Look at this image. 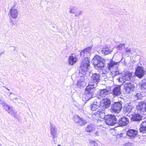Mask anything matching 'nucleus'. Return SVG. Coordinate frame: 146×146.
<instances>
[{
    "instance_id": "obj_23",
    "label": "nucleus",
    "mask_w": 146,
    "mask_h": 146,
    "mask_svg": "<svg viewBox=\"0 0 146 146\" xmlns=\"http://www.w3.org/2000/svg\"><path fill=\"white\" fill-rule=\"evenodd\" d=\"M111 50L108 46H106L102 48V53L105 55H107L111 53Z\"/></svg>"
},
{
    "instance_id": "obj_33",
    "label": "nucleus",
    "mask_w": 146,
    "mask_h": 146,
    "mask_svg": "<svg viewBox=\"0 0 146 146\" xmlns=\"http://www.w3.org/2000/svg\"><path fill=\"white\" fill-rule=\"evenodd\" d=\"M131 50L130 49H127L125 50V52L127 53H130L131 52Z\"/></svg>"
},
{
    "instance_id": "obj_1",
    "label": "nucleus",
    "mask_w": 146,
    "mask_h": 146,
    "mask_svg": "<svg viewBox=\"0 0 146 146\" xmlns=\"http://www.w3.org/2000/svg\"><path fill=\"white\" fill-rule=\"evenodd\" d=\"M92 46H89L82 50L80 53L81 57H84L82 61L80 68L83 72L87 71V68L90 66L89 58L88 56L91 54Z\"/></svg>"
},
{
    "instance_id": "obj_14",
    "label": "nucleus",
    "mask_w": 146,
    "mask_h": 146,
    "mask_svg": "<svg viewBox=\"0 0 146 146\" xmlns=\"http://www.w3.org/2000/svg\"><path fill=\"white\" fill-rule=\"evenodd\" d=\"M138 131L133 129H129L127 132L126 135L131 139H133L135 137L137 134Z\"/></svg>"
},
{
    "instance_id": "obj_8",
    "label": "nucleus",
    "mask_w": 146,
    "mask_h": 146,
    "mask_svg": "<svg viewBox=\"0 0 146 146\" xmlns=\"http://www.w3.org/2000/svg\"><path fill=\"white\" fill-rule=\"evenodd\" d=\"M100 80V75L97 73H95L92 74L91 77L90 81L89 83L90 86H94L95 84H97Z\"/></svg>"
},
{
    "instance_id": "obj_26",
    "label": "nucleus",
    "mask_w": 146,
    "mask_h": 146,
    "mask_svg": "<svg viewBox=\"0 0 146 146\" xmlns=\"http://www.w3.org/2000/svg\"><path fill=\"white\" fill-rule=\"evenodd\" d=\"M101 95H106L108 94L109 91L106 89L101 90L100 92Z\"/></svg>"
},
{
    "instance_id": "obj_3",
    "label": "nucleus",
    "mask_w": 146,
    "mask_h": 146,
    "mask_svg": "<svg viewBox=\"0 0 146 146\" xmlns=\"http://www.w3.org/2000/svg\"><path fill=\"white\" fill-rule=\"evenodd\" d=\"M106 124L109 126H113L117 121L116 116L112 114H107L106 115L104 119Z\"/></svg>"
},
{
    "instance_id": "obj_12",
    "label": "nucleus",
    "mask_w": 146,
    "mask_h": 146,
    "mask_svg": "<svg viewBox=\"0 0 146 146\" xmlns=\"http://www.w3.org/2000/svg\"><path fill=\"white\" fill-rule=\"evenodd\" d=\"M136 110L141 113L146 112V102L144 101L139 102L136 107Z\"/></svg>"
},
{
    "instance_id": "obj_10",
    "label": "nucleus",
    "mask_w": 146,
    "mask_h": 146,
    "mask_svg": "<svg viewBox=\"0 0 146 146\" xmlns=\"http://www.w3.org/2000/svg\"><path fill=\"white\" fill-rule=\"evenodd\" d=\"M145 74V71L143 67L140 66H137L135 72V74L136 76L141 78L144 76Z\"/></svg>"
},
{
    "instance_id": "obj_6",
    "label": "nucleus",
    "mask_w": 146,
    "mask_h": 146,
    "mask_svg": "<svg viewBox=\"0 0 146 146\" xmlns=\"http://www.w3.org/2000/svg\"><path fill=\"white\" fill-rule=\"evenodd\" d=\"M122 108V104L119 102H114L110 109L111 112L114 113H118Z\"/></svg>"
},
{
    "instance_id": "obj_34",
    "label": "nucleus",
    "mask_w": 146,
    "mask_h": 146,
    "mask_svg": "<svg viewBox=\"0 0 146 146\" xmlns=\"http://www.w3.org/2000/svg\"><path fill=\"white\" fill-rule=\"evenodd\" d=\"M127 108H126L125 109L126 111H129V112H130V110L129 111L128 110H126V109H127Z\"/></svg>"
},
{
    "instance_id": "obj_18",
    "label": "nucleus",
    "mask_w": 146,
    "mask_h": 146,
    "mask_svg": "<svg viewBox=\"0 0 146 146\" xmlns=\"http://www.w3.org/2000/svg\"><path fill=\"white\" fill-rule=\"evenodd\" d=\"M139 131L143 133H146V121H143L141 123Z\"/></svg>"
},
{
    "instance_id": "obj_16",
    "label": "nucleus",
    "mask_w": 146,
    "mask_h": 146,
    "mask_svg": "<svg viewBox=\"0 0 146 146\" xmlns=\"http://www.w3.org/2000/svg\"><path fill=\"white\" fill-rule=\"evenodd\" d=\"M128 122V119L127 118L123 117L119 119L118 123L120 126H123L127 125Z\"/></svg>"
},
{
    "instance_id": "obj_9",
    "label": "nucleus",
    "mask_w": 146,
    "mask_h": 146,
    "mask_svg": "<svg viewBox=\"0 0 146 146\" xmlns=\"http://www.w3.org/2000/svg\"><path fill=\"white\" fill-rule=\"evenodd\" d=\"M73 120L75 123L78 126H84L87 123L86 120L77 115L73 117Z\"/></svg>"
},
{
    "instance_id": "obj_2",
    "label": "nucleus",
    "mask_w": 146,
    "mask_h": 146,
    "mask_svg": "<svg viewBox=\"0 0 146 146\" xmlns=\"http://www.w3.org/2000/svg\"><path fill=\"white\" fill-rule=\"evenodd\" d=\"M104 59L101 56L96 55L92 60V63L95 67L102 69L104 66Z\"/></svg>"
},
{
    "instance_id": "obj_24",
    "label": "nucleus",
    "mask_w": 146,
    "mask_h": 146,
    "mask_svg": "<svg viewBox=\"0 0 146 146\" xmlns=\"http://www.w3.org/2000/svg\"><path fill=\"white\" fill-rule=\"evenodd\" d=\"M117 63L113 61H111L108 64V68L109 70H110L113 67L116 65Z\"/></svg>"
},
{
    "instance_id": "obj_28",
    "label": "nucleus",
    "mask_w": 146,
    "mask_h": 146,
    "mask_svg": "<svg viewBox=\"0 0 146 146\" xmlns=\"http://www.w3.org/2000/svg\"><path fill=\"white\" fill-rule=\"evenodd\" d=\"M50 131L51 134L53 136H54L56 133V128L54 127H51L50 128Z\"/></svg>"
},
{
    "instance_id": "obj_35",
    "label": "nucleus",
    "mask_w": 146,
    "mask_h": 146,
    "mask_svg": "<svg viewBox=\"0 0 146 146\" xmlns=\"http://www.w3.org/2000/svg\"><path fill=\"white\" fill-rule=\"evenodd\" d=\"M58 146H61L60 145H58Z\"/></svg>"
},
{
    "instance_id": "obj_17",
    "label": "nucleus",
    "mask_w": 146,
    "mask_h": 146,
    "mask_svg": "<svg viewBox=\"0 0 146 146\" xmlns=\"http://www.w3.org/2000/svg\"><path fill=\"white\" fill-rule=\"evenodd\" d=\"M112 92L113 94L115 96L120 95L121 94L120 86L118 85L114 87L112 90Z\"/></svg>"
},
{
    "instance_id": "obj_20",
    "label": "nucleus",
    "mask_w": 146,
    "mask_h": 146,
    "mask_svg": "<svg viewBox=\"0 0 146 146\" xmlns=\"http://www.w3.org/2000/svg\"><path fill=\"white\" fill-rule=\"evenodd\" d=\"M4 109L7 112L11 114H13L14 113L13 110L11 107H10L9 106L5 104L3 106Z\"/></svg>"
},
{
    "instance_id": "obj_30",
    "label": "nucleus",
    "mask_w": 146,
    "mask_h": 146,
    "mask_svg": "<svg viewBox=\"0 0 146 146\" xmlns=\"http://www.w3.org/2000/svg\"><path fill=\"white\" fill-rule=\"evenodd\" d=\"M125 46V44H120L118 45L116 48L118 50H121L123 47Z\"/></svg>"
},
{
    "instance_id": "obj_15",
    "label": "nucleus",
    "mask_w": 146,
    "mask_h": 146,
    "mask_svg": "<svg viewBox=\"0 0 146 146\" xmlns=\"http://www.w3.org/2000/svg\"><path fill=\"white\" fill-rule=\"evenodd\" d=\"M15 5H14L12 7L9 12V14L12 18L13 19L16 18L18 15V11L17 9H14Z\"/></svg>"
},
{
    "instance_id": "obj_19",
    "label": "nucleus",
    "mask_w": 146,
    "mask_h": 146,
    "mask_svg": "<svg viewBox=\"0 0 146 146\" xmlns=\"http://www.w3.org/2000/svg\"><path fill=\"white\" fill-rule=\"evenodd\" d=\"M73 54H72L69 56L68 61L69 64L71 65H72L74 64L77 61V58L75 57H74Z\"/></svg>"
},
{
    "instance_id": "obj_13",
    "label": "nucleus",
    "mask_w": 146,
    "mask_h": 146,
    "mask_svg": "<svg viewBox=\"0 0 146 146\" xmlns=\"http://www.w3.org/2000/svg\"><path fill=\"white\" fill-rule=\"evenodd\" d=\"M132 72H129L128 71L124 72L123 75L122 77L123 81L125 82L130 80L132 77Z\"/></svg>"
},
{
    "instance_id": "obj_27",
    "label": "nucleus",
    "mask_w": 146,
    "mask_h": 146,
    "mask_svg": "<svg viewBox=\"0 0 146 146\" xmlns=\"http://www.w3.org/2000/svg\"><path fill=\"white\" fill-rule=\"evenodd\" d=\"M99 107L98 105L96 104H93L91 105V109L92 111H95Z\"/></svg>"
},
{
    "instance_id": "obj_25",
    "label": "nucleus",
    "mask_w": 146,
    "mask_h": 146,
    "mask_svg": "<svg viewBox=\"0 0 146 146\" xmlns=\"http://www.w3.org/2000/svg\"><path fill=\"white\" fill-rule=\"evenodd\" d=\"M140 87L142 90L146 89V79H143L142 81Z\"/></svg>"
},
{
    "instance_id": "obj_31",
    "label": "nucleus",
    "mask_w": 146,
    "mask_h": 146,
    "mask_svg": "<svg viewBox=\"0 0 146 146\" xmlns=\"http://www.w3.org/2000/svg\"><path fill=\"white\" fill-rule=\"evenodd\" d=\"M90 146H97L98 144L96 142L94 141H91L89 142Z\"/></svg>"
},
{
    "instance_id": "obj_7",
    "label": "nucleus",
    "mask_w": 146,
    "mask_h": 146,
    "mask_svg": "<svg viewBox=\"0 0 146 146\" xmlns=\"http://www.w3.org/2000/svg\"><path fill=\"white\" fill-rule=\"evenodd\" d=\"M95 115V118L97 120L101 121L104 119H105L106 118V115L104 112V110L102 109H99L96 112L94 113Z\"/></svg>"
},
{
    "instance_id": "obj_21",
    "label": "nucleus",
    "mask_w": 146,
    "mask_h": 146,
    "mask_svg": "<svg viewBox=\"0 0 146 146\" xmlns=\"http://www.w3.org/2000/svg\"><path fill=\"white\" fill-rule=\"evenodd\" d=\"M95 131V128L92 124L88 125L85 128V131L87 132H93Z\"/></svg>"
},
{
    "instance_id": "obj_11",
    "label": "nucleus",
    "mask_w": 146,
    "mask_h": 146,
    "mask_svg": "<svg viewBox=\"0 0 146 146\" xmlns=\"http://www.w3.org/2000/svg\"><path fill=\"white\" fill-rule=\"evenodd\" d=\"M111 104V102L108 98L102 99L100 102V107L104 110L109 108Z\"/></svg>"
},
{
    "instance_id": "obj_22",
    "label": "nucleus",
    "mask_w": 146,
    "mask_h": 146,
    "mask_svg": "<svg viewBox=\"0 0 146 146\" xmlns=\"http://www.w3.org/2000/svg\"><path fill=\"white\" fill-rule=\"evenodd\" d=\"M142 117L138 113H135L132 115L131 119L134 121H139L141 120Z\"/></svg>"
},
{
    "instance_id": "obj_5",
    "label": "nucleus",
    "mask_w": 146,
    "mask_h": 146,
    "mask_svg": "<svg viewBox=\"0 0 146 146\" xmlns=\"http://www.w3.org/2000/svg\"><path fill=\"white\" fill-rule=\"evenodd\" d=\"M93 90V88L90 86V85H88L86 87L84 98L86 101L88 100L93 97L94 94Z\"/></svg>"
},
{
    "instance_id": "obj_29",
    "label": "nucleus",
    "mask_w": 146,
    "mask_h": 146,
    "mask_svg": "<svg viewBox=\"0 0 146 146\" xmlns=\"http://www.w3.org/2000/svg\"><path fill=\"white\" fill-rule=\"evenodd\" d=\"M83 84V82L81 80H78L77 83V86L78 87L80 88L81 87Z\"/></svg>"
},
{
    "instance_id": "obj_32",
    "label": "nucleus",
    "mask_w": 146,
    "mask_h": 146,
    "mask_svg": "<svg viewBox=\"0 0 146 146\" xmlns=\"http://www.w3.org/2000/svg\"><path fill=\"white\" fill-rule=\"evenodd\" d=\"M140 95H141V94L139 93H137L136 94V96L137 97L138 99H141V98L139 97V96Z\"/></svg>"
},
{
    "instance_id": "obj_4",
    "label": "nucleus",
    "mask_w": 146,
    "mask_h": 146,
    "mask_svg": "<svg viewBox=\"0 0 146 146\" xmlns=\"http://www.w3.org/2000/svg\"><path fill=\"white\" fill-rule=\"evenodd\" d=\"M124 88L126 94H129L134 92L135 90V87L133 83L128 82L124 84Z\"/></svg>"
}]
</instances>
